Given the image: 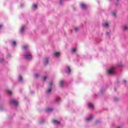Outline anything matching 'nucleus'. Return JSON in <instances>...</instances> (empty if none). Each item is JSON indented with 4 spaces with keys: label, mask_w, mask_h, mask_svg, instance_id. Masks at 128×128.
Wrapping results in <instances>:
<instances>
[{
    "label": "nucleus",
    "mask_w": 128,
    "mask_h": 128,
    "mask_svg": "<svg viewBox=\"0 0 128 128\" xmlns=\"http://www.w3.org/2000/svg\"><path fill=\"white\" fill-rule=\"evenodd\" d=\"M60 4H62V0H60Z\"/></svg>",
    "instance_id": "obj_32"
},
{
    "label": "nucleus",
    "mask_w": 128,
    "mask_h": 128,
    "mask_svg": "<svg viewBox=\"0 0 128 128\" xmlns=\"http://www.w3.org/2000/svg\"><path fill=\"white\" fill-rule=\"evenodd\" d=\"M60 86H64V81H60Z\"/></svg>",
    "instance_id": "obj_16"
},
{
    "label": "nucleus",
    "mask_w": 128,
    "mask_h": 128,
    "mask_svg": "<svg viewBox=\"0 0 128 128\" xmlns=\"http://www.w3.org/2000/svg\"><path fill=\"white\" fill-rule=\"evenodd\" d=\"M76 48H73L72 50V52H76Z\"/></svg>",
    "instance_id": "obj_24"
},
{
    "label": "nucleus",
    "mask_w": 128,
    "mask_h": 128,
    "mask_svg": "<svg viewBox=\"0 0 128 128\" xmlns=\"http://www.w3.org/2000/svg\"><path fill=\"white\" fill-rule=\"evenodd\" d=\"M116 128H121L120 127H117Z\"/></svg>",
    "instance_id": "obj_33"
},
{
    "label": "nucleus",
    "mask_w": 128,
    "mask_h": 128,
    "mask_svg": "<svg viewBox=\"0 0 128 128\" xmlns=\"http://www.w3.org/2000/svg\"><path fill=\"white\" fill-rule=\"evenodd\" d=\"M116 2H118V0H116Z\"/></svg>",
    "instance_id": "obj_35"
},
{
    "label": "nucleus",
    "mask_w": 128,
    "mask_h": 128,
    "mask_svg": "<svg viewBox=\"0 0 128 128\" xmlns=\"http://www.w3.org/2000/svg\"><path fill=\"white\" fill-rule=\"evenodd\" d=\"M92 120V116H91L90 117L87 118L86 119V122H90Z\"/></svg>",
    "instance_id": "obj_10"
},
{
    "label": "nucleus",
    "mask_w": 128,
    "mask_h": 128,
    "mask_svg": "<svg viewBox=\"0 0 128 128\" xmlns=\"http://www.w3.org/2000/svg\"><path fill=\"white\" fill-rule=\"evenodd\" d=\"M38 76H40V74H35V78H38Z\"/></svg>",
    "instance_id": "obj_18"
},
{
    "label": "nucleus",
    "mask_w": 128,
    "mask_h": 128,
    "mask_svg": "<svg viewBox=\"0 0 128 128\" xmlns=\"http://www.w3.org/2000/svg\"><path fill=\"white\" fill-rule=\"evenodd\" d=\"M33 8H38V4H34L32 6Z\"/></svg>",
    "instance_id": "obj_22"
},
{
    "label": "nucleus",
    "mask_w": 128,
    "mask_h": 128,
    "mask_svg": "<svg viewBox=\"0 0 128 128\" xmlns=\"http://www.w3.org/2000/svg\"><path fill=\"white\" fill-rule=\"evenodd\" d=\"M43 80H46V76L44 77Z\"/></svg>",
    "instance_id": "obj_25"
},
{
    "label": "nucleus",
    "mask_w": 128,
    "mask_h": 128,
    "mask_svg": "<svg viewBox=\"0 0 128 128\" xmlns=\"http://www.w3.org/2000/svg\"><path fill=\"white\" fill-rule=\"evenodd\" d=\"M103 26L104 28H106V26H108V23H106L104 24H103Z\"/></svg>",
    "instance_id": "obj_14"
},
{
    "label": "nucleus",
    "mask_w": 128,
    "mask_h": 128,
    "mask_svg": "<svg viewBox=\"0 0 128 128\" xmlns=\"http://www.w3.org/2000/svg\"><path fill=\"white\" fill-rule=\"evenodd\" d=\"M114 90H115V91L116 90V88H114Z\"/></svg>",
    "instance_id": "obj_34"
},
{
    "label": "nucleus",
    "mask_w": 128,
    "mask_h": 128,
    "mask_svg": "<svg viewBox=\"0 0 128 128\" xmlns=\"http://www.w3.org/2000/svg\"><path fill=\"white\" fill-rule=\"evenodd\" d=\"M46 112H52V109L48 108L47 109H46Z\"/></svg>",
    "instance_id": "obj_13"
},
{
    "label": "nucleus",
    "mask_w": 128,
    "mask_h": 128,
    "mask_svg": "<svg viewBox=\"0 0 128 128\" xmlns=\"http://www.w3.org/2000/svg\"><path fill=\"white\" fill-rule=\"evenodd\" d=\"M18 80H19V82H22V76H19Z\"/></svg>",
    "instance_id": "obj_15"
},
{
    "label": "nucleus",
    "mask_w": 128,
    "mask_h": 128,
    "mask_svg": "<svg viewBox=\"0 0 128 128\" xmlns=\"http://www.w3.org/2000/svg\"><path fill=\"white\" fill-rule=\"evenodd\" d=\"M49 86H52V82H50V84H49Z\"/></svg>",
    "instance_id": "obj_27"
},
{
    "label": "nucleus",
    "mask_w": 128,
    "mask_h": 128,
    "mask_svg": "<svg viewBox=\"0 0 128 128\" xmlns=\"http://www.w3.org/2000/svg\"><path fill=\"white\" fill-rule=\"evenodd\" d=\"M12 45L14 46H16V42L15 41L13 42L12 43Z\"/></svg>",
    "instance_id": "obj_17"
},
{
    "label": "nucleus",
    "mask_w": 128,
    "mask_h": 128,
    "mask_svg": "<svg viewBox=\"0 0 128 128\" xmlns=\"http://www.w3.org/2000/svg\"><path fill=\"white\" fill-rule=\"evenodd\" d=\"M80 6H81L83 10H86V8H88V6L84 3H82L80 4Z\"/></svg>",
    "instance_id": "obj_4"
},
{
    "label": "nucleus",
    "mask_w": 128,
    "mask_h": 128,
    "mask_svg": "<svg viewBox=\"0 0 128 128\" xmlns=\"http://www.w3.org/2000/svg\"><path fill=\"white\" fill-rule=\"evenodd\" d=\"M112 14L113 16H116V12H112Z\"/></svg>",
    "instance_id": "obj_28"
},
{
    "label": "nucleus",
    "mask_w": 128,
    "mask_h": 128,
    "mask_svg": "<svg viewBox=\"0 0 128 128\" xmlns=\"http://www.w3.org/2000/svg\"><path fill=\"white\" fill-rule=\"evenodd\" d=\"M122 30H128V26H122Z\"/></svg>",
    "instance_id": "obj_11"
},
{
    "label": "nucleus",
    "mask_w": 128,
    "mask_h": 128,
    "mask_svg": "<svg viewBox=\"0 0 128 128\" xmlns=\"http://www.w3.org/2000/svg\"><path fill=\"white\" fill-rule=\"evenodd\" d=\"M0 62H4V59H2V58L0 59Z\"/></svg>",
    "instance_id": "obj_29"
},
{
    "label": "nucleus",
    "mask_w": 128,
    "mask_h": 128,
    "mask_svg": "<svg viewBox=\"0 0 128 128\" xmlns=\"http://www.w3.org/2000/svg\"><path fill=\"white\" fill-rule=\"evenodd\" d=\"M52 92V90L51 89H48L46 91L47 94H50V92Z\"/></svg>",
    "instance_id": "obj_19"
},
{
    "label": "nucleus",
    "mask_w": 128,
    "mask_h": 128,
    "mask_svg": "<svg viewBox=\"0 0 128 128\" xmlns=\"http://www.w3.org/2000/svg\"><path fill=\"white\" fill-rule=\"evenodd\" d=\"M74 30H76V32H78V28H75Z\"/></svg>",
    "instance_id": "obj_26"
},
{
    "label": "nucleus",
    "mask_w": 128,
    "mask_h": 128,
    "mask_svg": "<svg viewBox=\"0 0 128 128\" xmlns=\"http://www.w3.org/2000/svg\"><path fill=\"white\" fill-rule=\"evenodd\" d=\"M114 68H111L108 70V73L109 74H114Z\"/></svg>",
    "instance_id": "obj_1"
},
{
    "label": "nucleus",
    "mask_w": 128,
    "mask_h": 128,
    "mask_svg": "<svg viewBox=\"0 0 128 128\" xmlns=\"http://www.w3.org/2000/svg\"><path fill=\"white\" fill-rule=\"evenodd\" d=\"M123 82H124V84H126V80H124Z\"/></svg>",
    "instance_id": "obj_30"
},
{
    "label": "nucleus",
    "mask_w": 128,
    "mask_h": 128,
    "mask_svg": "<svg viewBox=\"0 0 128 128\" xmlns=\"http://www.w3.org/2000/svg\"><path fill=\"white\" fill-rule=\"evenodd\" d=\"M88 106L90 108H91V110H92L94 108V104L92 103H88Z\"/></svg>",
    "instance_id": "obj_6"
},
{
    "label": "nucleus",
    "mask_w": 128,
    "mask_h": 128,
    "mask_svg": "<svg viewBox=\"0 0 128 128\" xmlns=\"http://www.w3.org/2000/svg\"><path fill=\"white\" fill-rule=\"evenodd\" d=\"M10 102L11 104H12L14 106H18V101L14 99H10Z\"/></svg>",
    "instance_id": "obj_3"
},
{
    "label": "nucleus",
    "mask_w": 128,
    "mask_h": 128,
    "mask_svg": "<svg viewBox=\"0 0 128 128\" xmlns=\"http://www.w3.org/2000/svg\"><path fill=\"white\" fill-rule=\"evenodd\" d=\"M56 102H58V100H60V98H56Z\"/></svg>",
    "instance_id": "obj_23"
},
{
    "label": "nucleus",
    "mask_w": 128,
    "mask_h": 128,
    "mask_svg": "<svg viewBox=\"0 0 128 128\" xmlns=\"http://www.w3.org/2000/svg\"><path fill=\"white\" fill-rule=\"evenodd\" d=\"M52 122L54 124H60V121H58V120H52Z\"/></svg>",
    "instance_id": "obj_5"
},
{
    "label": "nucleus",
    "mask_w": 128,
    "mask_h": 128,
    "mask_svg": "<svg viewBox=\"0 0 128 128\" xmlns=\"http://www.w3.org/2000/svg\"><path fill=\"white\" fill-rule=\"evenodd\" d=\"M66 72L67 74H70V68L67 67V69L66 70Z\"/></svg>",
    "instance_id": "obj_9"
},
{
    "label": "nucleus",
    "mask_w": 128,
    "mask_h": 128,
    "mask_svg": "<svg viewBox=\"0 0 128 128\" xmlns=\"http://www.w3.org/2000/svg\"><path fill=\"white\" fill-rule=\"evenodd\" d=\"M24 56L27 60H32V54L30 53H28L24 54Z\"/></svg>",
    "instance_id": "obj_2"
},
{
    "label": "nucleus",
    "mask_w": 128,
    "mask_h": 128,
    "mask_svg": "<svg viewBox=\"0 0 128 128\" xmlns=\"http://www.w3.org/2000/svg\"><path fill=\"white\" fill-rule=\"evenodd\" d=\"M2 28V25H0V30Z\"/></svg>",
    "instance_id": "obj_31"
},
{
    "label": "nucleus",
    "mask_w": 128,
    "mask_h": 128,
    "mask_svg": "<svg viewBox=\"0 0 128 128\" xmlns=\"http://www.w3.org/2000/svg\"><path fill=\"white\" fill-rule=\"evenodd\" d=\"M28 48V46H24L22 47V48H23V50H26V48Z\"/></svg>",
    "instance_id": "obj_20"
},
{
    "label": "nucleus",
    "mask_w": 128,
    "mask_h": 128,
    "mask_svg": "<svg viewBox=\"0 0 128 128\" xmlns=\"http://www.w3.org/2000/svg\"><path fill=\"white\" fill-rule=\"evenodd\" d=\"M44 66H46V64H48V58H46L44 60Z\"/></svg>",
    "instance_id": "obj_8"
},
{
    "label": "nucleus",
    "mask_w": 128,
    "mask_h": 128,
    "mask_svg": "<svg viewBox=\"0 0 128 128\" xmlns=\"http://www.w3.org/2000/svg\"><path fill=\"white\" fill-rule=\"evenodd\" d=\"M6 92H7V94H9L10 96H12V91L8 90L6 91Z\"/></svg>",
    "instance_id": "obj_12"
},
{
    "label": "nucleus",
    "mask_w": 128,
    "mask_h": 128,
    "mask_svg": "<svg viewBox=\"0 0 128 128\" xmlns=\"http://www.w3.org/2000/svg\"><path fill=\"white\" fill-rule=\"evenodd\" d=\"M108 34V33H107Z\"/></svg>",
    "instance_id": "obj_36"
},
{
    "label": "nucleus",
    "mask_w": 128,
    "mask_h": 128,
    "mask_svg": "<svg viewBox=\"0 0 128 128\" xmlns=\"http://www.w3.org/2000/svg\"><path fill=\"white\" fill-rule=\"evenodd\" d=\"M52 56H55L56 58H58V56H60V52H55L52 54Z\"/></svg>",
    "instance_id": "obj_7"
},
{
    "label": "nucleus",
    "mask_w": 128,
    "mask_h": 128,
    "mask_svg": "<svg viewBox=\"0 0 128 128\" xmlns=\"http://www.w3.org/2000/svg\"><path fill=\"white\" fill-rule=\"evenodd\" d=\"M24 30V27H22L21 30H20V32H22Z\"/></svg>",
    "instance_id": "obj_21"
}]
</instances>
